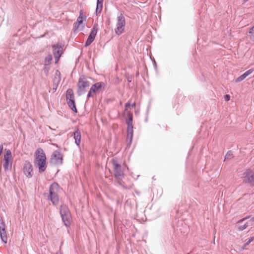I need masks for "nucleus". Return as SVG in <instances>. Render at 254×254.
<instances>
[{"label":"nucleus","instance_id":"nucleus-1","mask_svg":"<svg viewBox=\"0 0 254 254\" xmlns=\"http://www.w3.org/2000/svg\"><path fill=\"white\" fill-rule=\"evenodd\" d=\"M34 164L39 169V173L42 174L46 169V156L44 151L41 148H38L35 152Z\"/></svg>","mask_w":254,"mask_h":254},{"label":"nucleus","instance_id":"nucleus-2","mask_svg":"<svg viewBox=\"0 0 254 254\" xmlns=\"http://www.w3.org/2000/svg\"><path fill=\"white\" fill-rule=\"evenodd\" d=\"M59 186L57 183H53L49 187V196L48 197L53 205L57 206L59 202V196L55 192L59 189Z\"/></svg>","mask_w":254,"mask_h":254},{"label":"nucleus","instance_id":"nucleus-3","mask_svg":"<svg viewBox=\"0 0 254 254\" xmlns=\"http://www.w3.org/2000/svg\"><path fill=\"white\" fill-rule=\"evenodd\" d=\"M77 94L80 96L86 92V89L90 86V82L84 75H81L77 83Z\"/></svg>","mask_w":254,"mask_h":254},{"label":"nucleus","instance_id":"nucleus-4","mask_svg":"<svg viewBox=\"0 0 254 254\" xmlns=\"http://www.w3.org/2000/svg\"><path fill=\"white\" fill-rule=\"evenodd\" d=\"M66 101L68 107L74 113H77L73 90L68 88L66 91Z\"/></svg>","mask_w":254,"mask_h":254},{"label":"nucleus","instance_id":"nucleus-5","mask_svg":"<svg viewBox=\"0 0 254 254\" xmlns=\"http://www.w3.org/2000/svg\"><path fill=\"white\" fill-rule=\"evenodd\" d=\"M126 25V19L122 13H120L117 16L116 27L115 29L116 34L119 36L124 31Z\"/></svg>","mask_w":254,"mask_h":254},{"label":"nucleus","instance_id":"nucleus-6","mask_svg":"<svg viewBox=\"0 0 254 254\" xmlns=\"http://www.w3.org/2000/svg\"><path fill=\"white\" fill-rule=\"evenodd\" d=\"M3 156V167L5 172L11 171L12 166V154L9 149L5 150Z\"/></svg>","mask_w":254,"mask_h":254},{"label":"nucleus","instance_id":"nucleus-7","mask_svg":"<svg viewBox=\"0 0 254 254\" xmlns=\"http://www.w3.org/2000/svg\"><path fill=\"white\" fill-rule=\"evenodd\" d=\"M112 162L115 172V177L119 180H122L124 178V173L122 171L121 165L114 158L112 159Z\"/></svg>","mask_w":254,"mask_h":254},{"label":"nucleus","instance_id":"nucleus-8","mask_svg":"<svg viewBox=\"0 0 254 254\" xmlns=\"http://www.w3.org/2000/svg\"><path fill=\"white\" fill-rule=\"evenodd\" d=\"M98 30V24H94L86 41H85V43L84 45L85 47H86L89 46L93 42L97 35Z\"/></svg>","mask_w":254,"mask_h":254},{"label":"nucleus","instance_id":"nucleus-9","mask_svg":"<svg viewBox=\"0 0 254 254\" xmlns=\"http://www.w3.org/2000/svg\"><path fill=\"white\" fill-rule=\"evenodd\" d=\"M63 155L58 150H56L51 156L50 162L51 163L55 164H61L63 163Z\"/></svg>","mask_w":254,"mask_h":254},{"label":"nucleus","instance_id":"nucleus-10","mask_svg":"<svg viewBox=\"0 0 254 254\" xmlns=\"http://www.w3.org/2000/svg\"><path fill=\"white\" fill-rule=\"evenodd\" d=\"M244 182L250 185L254 181V172L250 169H247L244 173Z\"/></svg>","mask_w":254,"mask_h":254},{"label":"nucleus","instance_id":"nucleus-11","mask_svg":"<svg viewBox=\"0 0 254 254\" xmlns=\"http://www.w3.org/2000/svg\"><path fill=\"white\" fill-rule=\"evenodd\" d=\"M33 168L31 164L28 161H26L23 166V173L28 178L32 177Z\"/></svg>","mask_w":254,"mask_h":254},{"label":"nucleus","instance_id":"nucleus-12","mask_svg":"<svg viewBox=\"0 0 254 254\" xmlns=\"http://www.w3.org/2000/svg\"><path fill=\"white\" fill-rule=\"evenodd\" d=\"M127 142L128 147L130 146L132 143L133 135V126H127Z\"/></svg>","mask_w":254,"mask_h":254},{"label":"nucleus","instance_id":"nucleus-13","mask_svg":"<svg viewBox=\"0 0 254 254\" xmlns=\"http://www.w3.org/2000/svg\"><path fill=\"white\" fill-rule=\"evenodd\" d=\"M105 87V84L103 82H98L93 84L90 89L91 91L94 93H96L99 92L102 89H104Z\"/></svg>","mask_w":254,"mask_h":254},{"label":"nucleus","instance_id":"nucleus-14","mask_svg":"<svg viewBox=\"0 0 254 254\" xmlns=\"http://www.w3.org/2000/svg\"><path fill=\"white\" fill-rule=\"evenodd\" d=\"M54 56L62 55L63 54V46L59 44H56L52 45Z\"/></svg>","mask_w":254,"mask_h":254},{"label":"nucleus","instance_id":"nucleus-15","mask_svg":"<svg viewBox=\"0 0 254 254\" xmlns=\"http://www.w3.org/2000/svg\"><path fill=\"white\" fill-rule=\"evenodd\" d=\"M254 71V68H251L247 71H246L245 72H244L243 74L239 76L237 78L235 79V82L238 83L240 82L243 80H244L248 76L250 75Z\"/></svg>","mask_w":254,"mask_h":254},{"label":"nucleus","instance_id":"nucleus-16","mask_svg":"<svg viewBox=\"0 0 254 254\" xmlns=\"http://www.w3.org/2000/svg\"><path fill=\"white\" fill-rule=\"evenodd\" d=\"M73 137L75 139V143L79 146L81 141V132L79 128H77L73 132Z\"/></svg>","mask_w":254,"mask_h":254},{"label":"nucleus","instance_id":"nucleus-17","mask_svg":"<svg viewBox=\"0 0 254 254\" xmlns=\"http://www.w3.org/2000/svg\"><path fill=\"white\" fill-rule=\"evenodd\" d=\"M61 217L64 225L67 227H69L71 224V220L70 213L66 214L65 215H62Z\"/></svg>","mask_w":254,"mask_h":254},{"label":"nucleus","instance_id":"nucleus-18","mask_svg":"<svg viewBox=\"0 0 254 254\" xmlns=\"http://www.w3.org/2000/svg\"><path fill=\"white\" fill-rule=\"evenodd\" d=\"M82 12L81 10L80 12V15L77 17L76 21L74 23V32H75L76 30H78L79 26L80 24H81L83 22V17L82 16Z\"/></svg>","mask_w":254,"mask_h":254},{"label":"nucleus","instance_id":"nucleus-19","mask_svg":"<svg viewBox=\"0 0 254 254\" xmlns=\"http://www.w3.org/2000/svg\"><path fill=\"white\" fill-rule=\"evenodd\" d=\"M60 213L61 216H62L69 214L70 212L68 206L64 204H63L61 205L60 208Z\"/></svg>","mask_w":254,"mask_h":254},{"label":"nucleus","instance_id":"nucleus-20","mask_svg":"<svg viewBox=\"0 0 254 254\" xmlns=\"http://www.w3.org/2000/svg\"><path fill=\"white\" fill-rule=\"evenodd\" d=\"M104 0H97L96 14L98 15L101 13L103 8V3Z\"/></svg>","mask_w":254,"mask_h":254},{"label":"nucleus","instance_id":"nucleus-21","mask_svg":"<svg viewBox=\"0 0 254 254\" xmlns=\"http://www.w3.org/2000/svg\"><path fill=\"white\" fill-rule=\"evenodd\" d=\"M133 115L131 113H127V119L126 120V123L127 126H133Z\"/></svg>","mask_w":254,"mask_h":254},{"label":"nucleus","instance_id":"nucleus-22","mask_svg":"<svg viewBox=\"0 0 254 254\" xmlns=\"http://www.w3.org/2000/svg\"><path fill=\"white\" fill-rule=\"evenodd\" d=\"M53 60V56L51 54H49L47 57H46L44 59V65L45 66H50L51 64V62Z\"/></svg>","mask_w":254,"mask_h":254},{"label":"nucleus","instance_id":"nucleus-23","mask_svg":"<svg viewBox=\"0 0 254 254\" xmlns=\"http://www.w3.org/2000/svg\"><path fill=\"white\" fill-rule=\"evenodd\" d=\"M253 225L254 224H251L250 223V220L249 221L246 222L244 225H242V226H238V230L239 231H242L244 230L245 229H246L248 226H252V225Z\"/></svg>","mask_w":254,"mask_h":254},{"label":"nucleus","instance_id":"nucleus-24","mask_svg":"<svg viewBox=\"0 0 254 254\" xmlns=\"http://www.w3.org/2000/svg\"><path fill=\"white\" fill-rule=\"evenodd\" d=\"M254 240V236L251 237L248 241L244 244V246L242 247V250L246 249V247L248 246L251 242H252Z\"/></svg>","mask_w":254,"mask_h":254},{"label":"nucleus","instance_id":"nucleus-25","mask_svg":"<svg viewBox=\"0 0 254 254\" xmlns=\"http://www.w3.org/2000/svg\"><path fill=\"white\" fill-rule=\"evenodd\" d=\"M233 154L231 151H228L225 157V160L226 159H230L231 158H233Z\"/></svg>","mask_w":254,"mask_h":254},{"label":"nucleus","instance_id":"nucleus-26","mask_svg":"<svg viewBox=\"0 0 254 254\" xmlns=\"http://www.w3.org/2000/svg\"><path fill=\"white\" fill-rule=\"evenodd\" d=\"M50 69V66H45V67L43 68V71L46 76H47L48 75Z\"/></svg>","mask_w":254,"mask_h":254},{"label":"nucleus","instance_id":"nucleus-27","mask_svg":"<svg viewBox=\"0 0 254 254\" xmlns=\"http://www.w3.org/2000/svg\"><path fill=\"white\" fill-rule=\"evenodd\" d=\"M135 106H136V103H133L132 104H130V103L127 102V103L125 104V108H126V110L129 107H135Z\"/></svg>","mask_w":254,"mask_h":254},{"label":"nucleus","instance_id":"nucleus-28","mask_svg":"<svg viewBox=\"0 0 254 254\" xmlns=\"http://www.w3.org/2000/svg\"><path fill=\"white\" fill-rule=\"evenodd\" d=\"M54 77H59L61 79V74L60 71L58 69L56 70Z\"/></svg>","mask_w":254,"mask_h":254},{"label":"nucleus","instance_id":"nucleus-29","mask_svg":"<svg viewBox=\"0 0 254 254\" xmlns=\"http://www.w3.org/2000/svg\"><path fill=\"white\" fill-rule=\"evenodd\" d=\"M61 79L59 77H54L53 79V83L59 84Z\"/></svg>","mask_w":254,"mask_h":254},{"label":"nucleus","instance_id":"nucleus-30","mask_svg":"<svg viewBox=\"0 0 254 254\" xmlns=\"http://www.w3.org/2000/svg\"><path fill=\"white\" fill-rule=\"evenodd\" d=\"M59 84H56V83H53V90L54 92H56V91Z\"/></svg>","mask_w":254,"mask_h":254},{"label":"nucleus","instance_id":"nucleus-31","mask_svg":"<svg viewBox=\"0 0 254 254\" xmlns=\"http://www.w3.org/2000/svg\"><path fill=\"white\" fill-rule=\"evenodd\" d=\"M93 93L92 91H91V89H90L88 94H87V99H88L89 98H90V97H91L92 96V93Z\"/></svg>","mask_w":254,"mask_h":254},{"label":"nucleus","instance_id":"nucleus-32","mask_svg":"<svg viewBox=\"0 0 254 254\" xmlns=\"http://www.w3.org/2000/svg\"><path fill=\"white\" fill-rule=\"evenodd\" d=\"M62 55H56V56H54V57L55 58V63L56 64L59 61V60H60V57H61Z\"/></svg>","mask_w":254,"mask_h":254},{"label":"nucleus","instance_id":"nucleus-33","mask_svg":"<svg viewBox=\"0 0 254 254\" xmlns=\"http://www.w3.org/2000/svg\"><path fill=\"white\" fill-rule=\"evenodd\" d=\"M224 100L226 101H228L230 100V96L229 94H226L224 96Z\"/></svg>","mask_w":254,"mask_h":254},{"label":"nucleus","instance_id":"nucleus-34","mask_svg":"<svg viewBox=\"0 0 254 254\" xmlns=\"http://www.w3.org/2000/svg\"><path fill=\"white\" fill-rule=\"evenodd\" d=\"M249 32L252 34L254 33V25L251 28H250Z\"/></svg>","mask_w":254,"mask_h":254},{"label":"nucleus","instance_id":"nucleus-35","mask_svg":"<svg viewBox=\"0 0 254 254\" xmlns=\"http://www.w3.org/2000/svg\"><path fill=\"white\" fill-rule=\"evenodd\" d=\"M3 149V145L0 144V154H1V153H2Z\"/></svg>","mask_w":254,"mask_h":254},{"label":"nucleus","instance_id":"nucleus-36","mask_svg":"<svg viewBox=\"0 0 254 254\" xmlns=\"http://www.w3.org/2000/svg\"><path fill=\"white\" fill-rule=\"evenodd\" d=\"M127 80L128 82H131L132 80V77L130 76H127Z\"/></svg>","mask_w":254,"mask_h":254},{"label":"nucleus","instance_id":"nucleus-37","mask_svg":"<svg viewBox=\"0 0 254 254\" xmlns=\"http://www.w3.org/2000/svg\"><path fill=\"white\" fill-rule=\"evenodd\" d=\"M245 220H246V218H245V217H244V218H243L241 219L240 220H239L238 221V223H242V222H243V221H245Z\"/></svg>","mask_w":254,"mask_h":254},{"label":"nucleus","instance_id":"nucleus-38","mask_svg":"<svg viewBox=\"0 0 254 254\" xmlns=\"http://www.w3.org/2000/svg\"><path fill=\"white\" fill-rule=\"evenodd\" d=\"M250 223L251 224H254V217H252L251 219H250Z\"/></svg>","mask_w":254,"mask_h":254},{"label":"nucleus","instance_id":"nucleus-39","mask_svg":"<svg viewBox=\"0 0 254 254\" xmlns=\"http://www.w3.org/2000/svg\"><path fill=\"white\" fill-rule=\"evenodd\" d=\"M153 65H154V67L155 68L157 67V63H156V61L154 60L153 61Z\"/></svg>","mask_w":254,"mask_h":254},{"label":"nucleus","instance_id":"nucleus-40","mask_svg":"<svg viewBox=\"0 0 254 254\" xmlns=\"http://www.w3.org/2000/svg\"><path fill=\"white\" fill-rule=\"evenodd\" d=\"M250 185L251 187H254V181Z\"/></svg>","mask_w":254,"mask_h":254},{"label":"nucleus","instance_id":"nucleus-41","mask_svg":"<svg viewBox=\"0 0 254 254\" xmlns=\"http://www.w3.org/2000/svg\"><path fill=\"white\" fill-rule=\"evenodd\" d=\"M250 215L247 216L245 217V218H246V220L249 219L250 218Z\"/></svg>","mask_w":254,"mask_h":254},{"label":"nucleus","instance_id":"nucleus-42","mask_svg":"<svg viewBox=\"0 0 254 254\" xmlns=\"http://www.w3.org/2000/svg\"><path fill=\"white\" fill-rule=\"evenodd\" d=\"M119 184L120 185L122 186V187H124V186H123V185H122V184L121 182H119Z\"/></svg>","mask_w":254,"mask_h":254},{"label":"nucleus","instance_id":"nucleus-43","mask_svg":"<svg viewBox=\"0 0 254 254\" xmlns=\"http://www.w3.org/2000/svg\"><path fill=\"white\" fill-rule=\"evenodd\" d=\"M190 151H191V150H190V151L189 152V153H188V154H190Z\"/></svg>","mask_w":254,"mask_h":254}]
</instances>
